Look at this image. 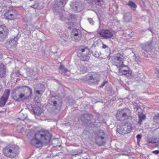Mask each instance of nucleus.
Here are the masks:
<instances>
[{"instance_id":"nucleus-1","label":"nucleus","mask_w":159,"mask_h":159,"mask_svg":"<svg viewBox=\"0 0 159 159\" xmlns=\"http://www.w3.org/2000/svg\"><path fill=\"white\" fill-rule=\"evenodd\" d=\"M19 148L15 144H9L3 148V152L6 156L11 158H14L19 153Z\"/></svg>"},{"instance_id":"nucleus-2","label":"nucleus","mask_w":159,"mask_h":159,"mask_svg":"<svg viewBox=\"0 0 159 159\" xmlns=\"http://www.w3.org/2000/svg\"><path fill=\"white\" fill-rule=\"evenodd\" d=\"M34 136L37 139L40 140L42 145L43 143H49L52 135L47 130H41L37 132Z\"/></svg>"},{"instance_id":"nucleus-3","label":"nucleus","mask_w":159,"mask_h":159,"mask_svg":"<svg viewBox=\"0 0 159 159\" xmlns=\"http://www.w3.org/2000/svg\"><path fill=\"white\" fill-rule=\"evenodd\" d=\"M99 75L95 73H89L83 77V80L89 84H96L100 81Z\"/></svg>"},{"instance_id":"nucleus-4","label":"nucleus","mask_w":159,"mask_h":159,"mask_svg":"<svg viewBox=\"0 0 159 159\" xmlns=\"http://www.w3.org/2000/svg\"><path fill=\"white\" fill-rule=\"evenodd\" d=\"M124 59V57L122 54L117 53L112 57L111 62L113 65L117 68H122L126 66L123 64Z\"/></svg>"},{"instance_id":"nucleus-5","label":"nucleus","mask_w":159,"mask_h":159,"mask_svg":"<svg viewBox=\"0 0 159 159\" xmlns=\"http://www.w3.org/2000/svg\"><path fill=\"white\" fill-rule=\"evenodd\" d=\"M48 103L52 106L57 110V112L60 111L62 105V101L58 96H51L48 100Z\"/></svg>"},{"instance_id":"nucleus-6","label":"nucleus","mask_w":159,"mask_h":159,"mask_svg":"<svg viewBox=\"0 0 159 159\" xmlns=\"http://www.w3.org/2000/svg\"><path fill=\"white\" fill-rule=\"evenodd\" d=\"M130 111L127 108L118 110L116 114V117L118 120L123 121L130 116Z\"/></svg>"},{"instance_id":"nucleus-7","label":"nucleus","mask_w":159,"mask_h":159,"mask_svg":"<svg viewBox=\"0 0 159 159\" xmlns=\"http://www.w3.org/2000/svg\"><path fill=\"white\" fill-rule=\"evenodd\" d=\"M95 134V142L99 146H102L105 144L106 135L103 131L99 130L96 131Z\"/></svg>"},{"instance_id":"nucleus-8","label":"nucleus","mask_w":159,"mask_h":159,"mask_svg":"<svg viewBox=\"0 0 159 159\" xmlns=\"http://www.w3.org/2000/svg\"><path fill=\"white\" fill-rule=\"evenodd\" d=\"M66 17H65L64 18H62V15L61 14H60V19L62 20H67L69 21L68 25L69 26L68 27L69 29L70 30L71 29V27H73L74 23L72 21H70V20H75L76 18L74 14H70L68 12H66Z\"/></svg>"},{"instance_id":"nucleus-9","label":"nucleus","mask_w":159,"mask_h":159,"mask_svg":"<svg viewBox=\"0 0 159 159\" xmlns=\"http://www.w3.org/2000/svg\"><path fill=\"white\" fill-rule=\"evenodd\" d=\"M17 11L12 7L10 8L4 14L5 18L10 20H13L16 19L17 16Z\"/></svg>"},{"instance_id":"nucleus-10","label":"nucleus","mask_w":159,"mask_h":159,"mask_svg":"<svg viewBox=\"0 0 159 159\" xmlns=\"http://www.w3.org/2000/svg\"><path fill=\"white\" fill-rule=\"evenodd\" d=\"M81 120L84 125L88 124L91 126L92 123H93L95 120L93 116L90 114H85L81 118Z\"/></svg>"},{"instance_id":"nucleus-11","label":"nucleus","mask_w":159,"mask_h":159,"mask_svg":"<svg viewBox=\"0 0 159 159\" xmlns=\"http://www.w3.org/2000/svg\"><path fill=\"white\" fill-rule=\"evenodd\" d=\"M82 35L81 31L77 29H73L71 34V37L73 40L77 42L79 41L81 39Z\"/></svg>"},{"instance_id":"nucleus-12","label":"nucleus","mask_w":159,"mask_h":159,"mask_svg":"<svg viewBox=\"0 0 159 159\" xmlns=\"http://www.w3.org/2000/svg\"><path fill=\"white\" fill-rule=\"evenodd\" d=\"M70 7L73 10L76 12H79L83 8V6L81 2H71Z\"/></svg>"},{"instance_id":"nucleus-13","label":"nucleus","mask_w":159,"mask_h":159,"mask_svg":"<svg viewBox=\"0 0 159 159\" xmlns=\"http://www.w3.org/2000/svg\"><path fill=\"white\" fill-rule=\"evenodd\" d=\"M98 34L104 39H110L113 36L112 32L107 29H103L101 31H99Z\"/></svg>"},{"instance_id":"nucleus-14","label":"nucleus","mask_w":159,"mask_h":159,"mask_svg":"<svg viewBox=\"0 0 159 159\" xmlns=\"http://www.w3.org/2000/svg\"><path fill=\"white\" fill-rule=\"evenodd\" d=\"M8 30L5 26H0V41L2 42L6 39Z\"/></svg>"},{"instance_id":"nucleus-15","label":"nucleus","mask_w":159,"mask_h":159,"mask_svg":"<svg viewBox=\"0 0 159 159\" xmlns=\"http://www.w3.org/2000/svg\"><path fill=\"white\" fill-rule=\"evenodd\" d=\"M10 90L8 89L5 90L4 93L0 100V106L2 107L5 105L10 95Z\"/></svg>"},{"instance_id":"nucleus-16","label":"nucleus","mask_w":159,"mask_h":159,"mask_svg":"<svg viewBox=\"0 0 159 159\" xmlns=\"http://www.w3.org/2000/svg\"><path fill=\"white\" fill-rule=\"evenodd\" d=\"M18 89H21V90L24 92V94L25 95L27 96L28 98L30 96L32 93V90L31 89L27 86H23L19 87Z\"/></svg>"},{"instance_id":"nucleus-17","label":"nucleus","mask_w":159,"mask_h":159,"mask_svg":"<svg viewBox=\"0 0 159 159\" xmlns=\"http://www.w3.org/2000/svg\"><path fill=\"white\" fill-rule=\"evenodd\" d=\"M37 87H38L37 89L36 88H35L34 91L37 94L40 95H42L45 91L44 85L42 84H39L37 85Z\"/></svg>"},{"instance_id":"nucleus-18","label":"nucleus","mask_w":159,"mask_h":159,"mask_svg":"<svg viewBox=\"0 0 159 159\" xmlns=\"http://www.w3.org/2000/svg\"><path fill=\"white\" fill-rule=\"evenodd\" d=\"M34 139H33L30 141V143L36 147L39 148L42 146L39 139H37L35 136Z\"/></svg>"},{"instance_id":"nucleus-19","label":"nucleus","mask_w":159,"mask_h":159,"mask_svg":"<svg viewBox=\"0 0 159 159\" xmlns=\"http://www.w3.org/2000/svg\"><path fill=\"white\" fill-rule=\"evenodd\" d=\"M123 125L125 132H126V134L129 133L131 131L132 126L131 123L126 122L123 124Z\"/></svg>"},{"instance_id":"nucleus-20","label":"nucleus","mask_w":159,"mask_h":159,"mask_svg":"<svg viewBox=\"0 0 159 159\" xmlns=\"http://www.w3.org/2000/svg\"><path fill=\"white\" fill-rule=\"evenodd\" d=\"M131 19L132 16L129 12H127L124 14L123 20L124 21L129 22L131 21Z\"/></svg>"},{"instance_id":"nucleus-21","label":"nucleus","mask_w":159,"mask_h":159,"mask_svg":"<svg viewBox=\"0 0 159 159\" xmlns=\"http://www.w3.org/2000/svg\"><path fill=\"white\" fill-rule=\"evenodd\" d=\"M151 43L148 42L142 45V49L146 51H150L152 48Z\"/></svg>"},{"instance_id":"nucleus-22","label":"nucleus","mask_w":159,"mask_h":159,"mask_svg":"<svg viewBox=\"0 0 159 159\" xmlns=\"http://www.w3.org/2000/svg\"><path fill=\"white\" fill-rule=\"evenodd\" d=\"M20 37V35L18 34L16 37L13 39H11L9 41V44L11 46H16L17 44V41Z\"/></svg>"},{"instance_id":"nucleus-23","label":"nucleus","mask_w":159,"mask_h":159,"mask_svg":"<svg viewBox=\"0 0 159 159\" xmlns=\"http://www.w3.org/2000/svg\"><path fill=\"white\" fill-rule=\"evenodd\" d=\"M6 74V69L4 66L2 64H0V78L4 77Z\"/></svg>"},{"instance_id":"nucleus-24","label":"nucleus","mask_w":159,"mask_h":159,"mask_svg":"<svg viewBox=\"0 0 159 159\" xmlns=\"http://www.w3.org/2000/svg\"><path fill=\"white\" fill-rule=\"evenodd\" d=\"M116 131L117 132H118L120 134H126V132H125L123 124L121 125H118L117 126Z\"/></svg>"},{"instance_id":"nucleus-25","label":"nucleus","mask_w":159,"mask_h":159,"mask_svg":"<svg viewBox=\"0 0 159 159\" xmlns=\"http://www.w3.org/2000/svg\"><path fill=\"white\" fill-rule=\"evenodd\" d=\"M59 41L63 45H66L68 43V38L66 34H64L63 37L60 39Z\"/></svg>"},{"instance_id":"nucleus-26","label":"nucleus","mask_w":159,"mask_h":159,"mask_svg":"<svg viewBox=\"0 0 159 159\" xmlns=\"http://www.w3.org/2000/svg\"><path fill=\"white\" fill-rule=\"evenodd\" d=\"M90 54L89 53H83L81 54L80 59L81 61H86L88 60L90 58Z\"/></svg>"},{"instance_id":"nucleus-27","label":"nucleus","mask_w":159,"mask_h":159,"mask_svg":"<svg viewBox=\"0 0 159 159\" xmlns=\"http://www.w3.org/2000/svg\"><path fill=\"white\" fill-rule=\"evenodd\" d=\"M33 111L34 113L38 116L40 115L42 112L40 108L39 107L34 108Z\"/></svg>"},{"instance_id":"nucleus-28","label":"nucleus","mask_w":159,"mask_h":159,"mask_svg":"<svg viewBox=\"0 0 159 159\" xmlns=\"http://www.w3.org/2000/svg\"><path fill=\"white\" fill-rule=\"evenodd\" d=\"M138 115L139 118V123L141 125L143 120L145 118V116L142 112H138Z\"/></svg>"},{"instance_id":"nucleus-29","label":"nucleus","mask_w":159,"mask_h":159,"mask_svg":"<svg viewBox=\"0 0 159 159\" xmlns=\"http://www.w3.org/2000/svg\"><path fill=\"white\" fill-rule=\"evenodd\" d=\"M100 115L98 116L97 119H94L95 120L94 121L93 123H92L91 127H97L98 124L100 122V120L99 118Z\"/></svg>"},{"instance_id":"nucleus-30","label":"nucleus","mask_w":159,"mask_h":159,"mask_svg":"<svg viewBox=\"0 0 159 159\" xmlns=\"http://www.w3.org/2000/svg\"><path fill=\"white\" fill-rule=\"evenodd\" d=\"M60 0V1L57 2V6L58 7H60L62 9L66 4V1L65 0Z\"/></svg>"},{"instance_id":"nucleus-31","label":"nucleus","mask_w":159,"mask_h":159,"mask_svg":"<svg viewBox=\"0 0 159 159\" xmlns=\"http://www.w3.org/2000/svg\"><path fill=\"white\" fill-rule=\"evenodd\" d=\"M27 96L25 95L24 93H21L19 96L18 99H16L17 101H21L22 100L27 99Z\"/></svg>"},{"instance_id":"nucleus-32","label":"nucleus","mask_w":159,"mask_h":159,"mask_svg":"<svg viewBox=\"0 0 159 159\" xmlns=\"http://www.w3.org/2000/svg\"><path fill=\"white\" fill-rule=\"evenodd\" d=\"M68 70L66 68H65L64 66L62 65H61L59 67V72L61 74H63L64 73H65Z\"/></svg>"},{"instance_id":"nucleus-33","label":"nucleus","mask_w":159,"mask_h":159,"mask_svg":"<svg viewBox=\"0 0 159 159\" xmlns=\"http://www.w3.org/2000/svg\"><path fill=\"white\" fill-rule=\"evenodd\" d=\"M82 151L80 149L75 150H72L71 152V155L73 156H75L78 155L79 154L81 153Z\"/></svg>"},{"instance_id":"nucleus-34","label":"nucleus","mask_w":159,"mask_h":159,"mask_svg":"<svg viewBox=\"0 0 159 159\" xmlns=\"http://www.w3.org/2000/svg\"><path fill=\"white\" fill-rule=\"evenodd\" d=\"M27 117V116L26 114H24L22 113H19V117L18 119L24 120Z\"/></svg>"},{"instance_id":"nucleus-35","label":"nucleus","mask_w":159,"mask_h":159,"mask_svg":"<svg viewBox=\"0 0 159 159\" xmlns=\"http://www.w3.org/2000/svg\"><path fill=\"white\" fill-rule=\"evenodd\" d=\"M119 68V72L120 75H126L128 73V70H122V69H121V68Z\"/></svg>"},{"instance_id":"nucleus-36","label":"nucleus","mask_w":159,"mask_h":159,"mask_svg":"<svg viewBox=\"0 0 159 159\" xmlns=\"http://www.w3.org/2000/svg\"><path fill=\"white\" fill-rule=\"evenodd\" d=\"M80 50L81 51V52L82 53L81 54H82L83 53H84L85 52V54L89 53V50L87 47L81 48Z\"/></svg>"},{"instance_id":"nucleus-37","label":"nucleus","mask_w":159,"mask_h":159,"mask_svg":"<svg viewBox=\"0 0 159 159\" xmlns=\"http://www.w3.org/2000/svg\"><path fill=\"white\" fill-rule=\"evenodd\" d=\"M39 2L38 1H36L34 2V4L30 7L34 9L37 8L39 6Z\"/></svg>"},{"instance_id":"nucleus-38","label":"nucleus","mask_w":159,"mask_h":159,"mask_svg":"<svg viewBox=\"0 0 159 159\" xmlns=\"http://www.w3.org/2000/svg\"><path fill=\"white\" fill-rule=\"evenodd\" d=\"M128 5L131 6V7H132L133 9L135 8L136 7V4L132 1H130L128 3Z\"/></svg>"},{"instance_id":"nucleus-39","label":"nucleus","mask_w":159,"mask_h":159,"mask_svg":"<svg viewBox=\"0 0 159 159\" xmlns=\"http://www.w3.org/2000/svg\"><path fill=\"white\" fill-rule=\"evenodd\" d=\"M93 2L98 5H101L103 4L102 0H92Z\"/></svg>"},{"instance_id":"nucleus-40","label":"nucleus","mask_w":159,"mask_h":159,"mask_svg":"<svg viewBox=\"0 0 159 159\" xmlns=\"http://www.w3.org/2000/svg\"><path fill=\"white\" fill-rule=\"evenodd\" d=\"M87 70V68L82 66L80 67V71L82 74L86 73Z\"/></svg>"},{"instance_id":"nucleus-41","label":"nucleus","mask_w":159,"mask_h":159,"mask_svg":"<svg viewBox=\"0 0 159 159\" xmlns=\"http://www.w3.org/2000/svg\"><path fill=\"white\" fill-rule=\"evenodd\" d=\"M27 74L28 76H30L33 74V70L32 69H28Z\"/></svg>"},{"instance_id":"nucleus-42","label":"nucleus","mask_w":159,"mask_h":159,"mask_svg":"<svg viewBox=\"0 0 159 159\" xmlns=\"http://www.w3.org/2000/svg\"><path fill=\"white\" fill-rule=\"evenodd\" d=\"M23 129V127L20 125H18L16 127V130L19 132H21Z\"/></svg>"},{"instance_id":"nucleus-43","label":"nucleus","mask_w":159,"mask_h":159,"mask_svg":"<svg viewBox=\"0 0 159 159\" xmlns=\"http://www.w3.org/2000/svg\"><path fill=\"white\" fill-rule=\"evenodd\" d=\"M158 142H159V138H156L152 139L150 142L153 143H155Z\"/></svg>"},{"instance_id":"nucleus-44","label":"nucleus","mask_w":159,"mask_h":159,"mask_svg":"<svg viewBox=\"0 0 159 159\" xmlns=\"http://www.w3.org/2000/svg\"><path fill=\"white\" fill-rule=\"evenodd\" d=\"M66 12H65L64 11L61 12H58V14L59 15V16H60V14H61L62 15V18H64L65 17H66Z\"/></svg>"},{"instance_id":"nucleus-45","label":"nucleus","mask_w":159,"mask_h":159,"mask_svg":"<svg viewBox=\"0 0 159 159\" xmlns=\"http://www.w3.org/2000/svg\"><path fill=\"white\" fill-rule=\"evenodd\" d=\"M93 55L96 57H99V54L98 52H92Z\"/></svg>"},{"instance_id":"nucleus-46","label":"nucleus","mask_w":159,"mask_h":159,"mask_svg":"<svg viewBox=\"0 0 159 159\" xmlns=\"http://www.w3.org/2000/svg\"><path fill=\"white\" fill-rule=\"evenodd\" d=\"M107 83V81H104L102 82V84H101V85L99 86V87L100 88H103V87Z\"/></svg>"},{"instance_id":"nucleus-47","label":"nucleus","mask_w":159,"mask_h":159,"mask_svg":"<svg viewBox=\"0 0 159 159\" xmlns=\"http://www.w3.org/2000/svg\"><path fill=\"white\" fill-rule=\"evenodd\" d=\"M107 83V81H104L102 82V84H101V85L99 86V87L100 88H103V87Z\"/></svg>"},{"instance_id":"nucleus-48","label":"nucleus","mask_w":159,"mask_h":159,"mask_svg":"<svg viewBox=\"0 0 159 159\" xmlns=\"http://www.w3.org/2000/svg\"><path fill=\"white\" fill-rule=\"evenodd\" d=\"M142 137V136L141 134H138L136 138H137L138 141H139L140 139H141Z\"/></svg>"},{"instance_id":"nucleus-49","label":"nucleus","mask_w":159,"mask_h":159,"mask_svg":"<svg viewBox=\"0 0 159 159\" xmlns=\"http://www.w3.org/2000/svg\"><path fill=\"white\" fill-rule=\"evenodd\" d=\"M88 20L89 21V23L92 24L93 25L94 23V22L93 21V20L91 18H88Z\"/></svg>"},{"instance_id":"nucleus-50","label":"nucleus","mask_w":159,"mask_h":159,"mask_svg":"<svg viewBox=\"0 0 159 159\" xmlns=\"http://www.w3.org/2000/svg\"><path fill=\"white\" fill-rule=\"evenodd\" d=\"M152 153L155 154H159V150H157L153 151L152 152Z\"/></svg>"},{"instance_id":"nucleus-51","label":"nucleus","mask_w":159,"mask_h":159,"mask_svg":"<svg viewBox=\"0 0 159 159\" xmlns=\"http://www.w3.org/2000/svg\"><path fill=\"white\" fill-rule=\"evenodd\" d=\"M102 48H108V49H109V48L108 47L107 45L104 44H103Z\"/></svg>"},{"instance_id":"nucleus-52","label":"nucleus","mask_w":159,"mask_h":159,"mask_svg":"<svg viewBox=\"0 0 159 159\" xmlns=\"http://www.w3.org/2000/svg\"><path fill=\"white\" fill-rule=\"evenodd\" d=\"M155 73L157 75H158L159 74V70L158 69H156L155 70Z\"/></svg>"},{"instance_id":"nucleus-53","label":"nucleus","mask_w":159,"mask_h":159,"mask_svg":"<svg viewBox=\"0 0 159 159\" xmlns=\"http://www.w3.org/2000/svg\"><path fill=\"white\" fill-rule=\"evenodd\" d=\"M135 61L136 62L137 64H139L140 63V61L138 59L136 58L135 60Z\"/></svg>"},{"instance_id":"nucleus-54","label":"nucleus","mask_w":159,"mask_h":159,"mask_svg":"<svg viewBox=\"0 0 159 159\" xmlns=\"http://www.w3.org/2000/svg\"><path fill=\"white\" fill-rule=\"evenodd\" d=\"M140 108V107L138 106H135V107H134V109H136V111H137V110H138L139 108Z\"/></svg>"},{"instance_id":"nucleus-55","label":"nucleus","mask_w":159,"mask_h":159,"mask_svg":"<svg viewBox=\"0 0 159 159\" xmlns=\"http://www.w3.org/2000/svg\"><path fill=\"white\" fill-rule=\"evenodd\" d=\"M13 99L16 101H18L16 99H18V98L16 96H13Z\"/></svg>"},{"instance_id":"nucleus-56","label":"nucleus","mask_w":159,"mask_h":159,"mask_svg":"<svg viewBox=\"0 0 159 159\" xmlns=\"http://www.w3.org/2000/svg\"><path fill=\"white\" fill-rule=\"evenodd\" d=\"M142 55L143 56H145V57H146L147 56L146 55V53L144 52H142Z\"/></svg>"},{"instance_id":"nucleus-57","label":"nucleus","mask_w":159,"mask_h":159,"mask_svg":"<svg viewBox=\"0 0 159 159\" xmlns=\"http://www.w3.org/2000/svg\"><path fill=\"white\" fill-rule=\"evenodd\" d=\"M157 77L159 78V74L158 75H157Z\"/></svg>"},{"instance_id":"nucleus-58","label":"nucleus","mask_w":159,"mask_h":159,"mask_svg":"<svg viewBox=\"0 0 159 159\" xmlns=\"http://www.w3.org/2000/svg\"><path fill=\"white\" fill-rule=\"evenodd\" d=\"M150 31H151V32H152V31L151 30H150Z\"/></svg>"}]
</instances>
